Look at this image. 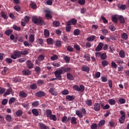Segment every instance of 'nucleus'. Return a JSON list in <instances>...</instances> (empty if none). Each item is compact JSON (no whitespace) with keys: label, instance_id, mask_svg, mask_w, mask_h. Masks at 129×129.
Wrapping results in <instances>:
<instances>
[{"label":"nucleus","instance_id":"obj_27","mask_svg":"<svg viewBox=\"0 0 129 129\" xmlns=\"http://www.w3.org/2000/svg\"><path fill=\"white\" fill-rule=\"evenodd\" d=\"M119 55L121 58H124V57H125V53H124V51L123 50H121L120 51Z\"/></svg>","mask_w":129,"mask_h":129},{"label":"nucleus","instance_id":"obj_11","mask_svg":"<svg viewBox=\"0 0 129 129\" xmlns=\"http://www.w3.org/2000/svg\"><path fill=\"white\" fill-rule=\"evenodd\" d=\"M13 91V89L12 88H9L7 90V92L4 94V97H7L8 95H10L11 94V92Z\"/></svg>","mask_w":129,"mask_h":129},{"label":"nucleus","instance_id":"obj_20","mask_svg":"<svg viewBox=\"0 0 129 129\" xmlns=\"http://www.w3.org/2000/svg\"><path fill=\"white\" fill-rule=\"evenodd\" d=\"M44 37H46V38L49 37L50 36V32H49V30L48 29H45L44 30Z\"/></svg>","mask_w":129,"mask_h":129},{"label":"nucleus","instance_id":"obj_64","mask_svg":"<svg viewBox=\"0 0 129 129\" xmlns=\"http://www.w3.org/2000/svg\"><path fill=\"white\" fill-rule=\"evenodd\" d=\"M8 103V99H4L2 101V104L3 105H6V104Z\"/></svg>","mask_w":129,"mask_h":129},{"label":"nucleus","instance_id":"obj_46","mask_svg":"<svg viewBox=\"0 0 129 129\" xmlns=\"http://www.w3.org/2000/svg\"><path fill=\"white\" fill-rule=\"evenodd\" d=\"M111 67L112 68H114L115 69H116V68H117V64H116L115 62L112 61L111 63Z\"/></svg>","mask_w":129,"mask_h":129},{"label":"nucleus","instance_id":"obj_52","mask_svg":"<svg viewBox=\"0 0 129 129\" xmlns=\"http://www.w3.org/2000/svg\"><path fill=\"white\" fill-rule=\"evenodd\" d=\"M37 42L40 45H43L44 44V40L43 39L40 38L37 39Z\"/></svg>","mask_w":129,"mask_h":129},{"label":"nucleus","instance_id":"obj_43","mask_svg":"<svg viewBox=\"0 0 129 129\" xmlns=\"http://www.w3.org/2000/svg\"><path fill=\"white\" fill-rule=\"evenodd\" d=\"M118 8L120 9V10H124L126 9V6L124 5H118Z\"/></svg>","mask_w":129,"mask_h":129},{"label":"nucleus","instance_id":"obj_18","mask_svg":"<svg viewBox=\"0 0 129 129\" xmlns=\"http://www.w3.org/2000/svg\"><path fill=\"white\" fill-rule=\"evenodd\" d=\"M35 71L36 72V74H38V75H39V74H40V73H41V68L40 67H36L34 68Z\"/></svg>","mask_w":129,"mask_h":129},{"label":"nucleus","instance_id":"obj_28","mask_svg":"<svg viewBox=\"0 0 129 129\" xmlns=\"http://www.w3.org/2000/svg\"><path fill=\"white\" fill-rule=\"evenodd\" d=\"M5 34L7 36H11L13 34V30L11 29L7 30L5 32Z\"/></svg>","mask_w":129,"mask_h":129},{"label":"nucleus","instance_id":"obj_24","mask_svg":"<svg viewBox=\"0 0 129 129\" xmlns=\"http://www.w3.org/2000/svg\"><path fill=\"white\" fill-rule=\"evenodd\" d=\"M66 99L69 101H73V100H74V96L68 95L66 96Z\"/></svg>","mask_w":129,"mask_h":129},{"label":"nucleus","instance_id":"obj_42","mask_svg":"<svg viewBox=\"0 0 129 129\" xmlns=\"http://www.w3.org/2000/svg\"><path fill=\"white\" fill-rule=\"evenodd\" d=\"M16 101V98L15 97H11L9 101V104H12V103H14Z\"/></svg>","mask_w":129,"mask_h":129},{"label":"nucleus","instance_id":"obj_61","mask_svg":"<svg viewBox=\"0 0 129 129\" xmlns=\"http://www.w3.org/2000/svg\"><path fill=\"white\" fill-rule=\"evenodd\" d=\"M73 88L74 90H76V91H80V88L77 85H74Z\"/></svg>","mask_w":129,"mask_h":129},{"label":"nucleus","instance_id":"obj_62","mask_svg":"<svg viewBox=\"0 0 129 129\" xmlns=\"http://www.w3.org/2000/svg\"><path fill=\"white\" fill-rule=\"evenodd\" d=\"M14 82H21V79L18 77H15L13 78Z\"/></svg>","mask_w":129,"mask_h":129},{"label":"nucleus","instance_id":"obj_5","mask_svg":"<svg viewBox=\"0 0 129 129\" xmlns=\"http://www.w3.org/2000/svg\"><path fill=\"white\" fill-rule=\"evenodd\" d=\"M48 91L51 95H53L54 96H57L58 95V93L57 92V91H56V90H55V89H54V88H50Z\"/></svg>","mask_w":129,"mask_h":129},{"label":"nucleus","instance_id":"obj_21","mask_svg":"<svg viewBox=\"0 0 129 129\" xmlns=\"http://www.w3.org/2000/svg\"><path fill=\"white\" fill-rule=\"evenodd\" d=\"M1 15L2 17V18H3V19H4V20H7V19H8V18H9L8 17V15H7V14H6V13H5L4 11L1 12Z\"/></svg>","mask_w":129,"mask_h":129},{"label":"nucleus","instance_id":"obj_26","mask_svg":"<svg viewBox=\"0 0 129 129\" xmlns=\"http://www.w3.org/2000/svg\"><path fill=\"white\" fill-rule=\"evenodd\" d=\"M96 36L94 35L91 36L87 38V41L88 42H92V41L94 40V39H95Z\"/></svg>","mask_w":129,"mask_h":129},{"label":"nucleus","instance_id":"obj_4","mask_svg":"<svg viewBox=\"0 0 129 129\" xmlns=\"http://www.w3.org/2000/svg\"><path fill=\"white\" fill-rule=\"evenodd\" d=\"M26 64L28 69H33L34 68V63L30 60H27Z\"/></svg>","mask_w":129,"mask_h":129},{"label":"nucleus","instance_id":"obj_57","mask_svg":"<svg viewBox=\"0 0 129 129\" xmlns=\"http://www.w3.org/2000/svg\"><path fill=\"white\" fill-rule=\"evenodd\" d=\"M71 22H72V25H74V26H75V25H76V24H77V20H76L75 18L72 19L71 20Z\"/></svg>","mask_w":129,"mask_h":129},{"label":"nucleus","instance_id":"obj_38","mask_svg":"<svg viewBox=\"0 0 129 129\" xmlns=\"http://www.w3.org/2000/svg\"><path fill=\"white\" fill-rule=\"evenodd\" d=\"M101 64L103 67H105V66L108 65V62L107 61L105 60V59H104L101 61Z\"/></svg>","mask_w":129,"mask_h":129},{"label":"nucleus","instance_id":"obj_7","mask_svg":"<svg viewBox=\"0 0 129 129\" xmlns=\"http://www.w3.org/2000/svg\"><path fill=\"white\" fill-rule=\"evenodd\" d=\"M46 95L45 92L39 91L36 93V96L37 97H43Z\"/></svg>","mask_w":129,"mask_h":129},{"label":"nucleus","instance_id":"obj_48","mask_svg":"<svg viewBox=\"0 0 129 129\" xmlns=\"http://www.w3.org/2000/svg\"><path fill=\"white\" fill-rule=\"evenodd\" d=\"M40 104V103L38 101H34L32 103V106H34V107H36L38 106Z\"/></svg>","mask_w":129,"mask_h":129},{"label":"nucleus","instance_id":"obj_25","mask_svg":"<svg viewBox=\"0 0 129 129\" xmlns=\"http://www.w3.org/2000/svg\"><path fill=\"white\" fill-rule=\"evenodd\" d=\"M46 113L47 117H49L52 115V110H51V109H47L46 111Z\"/></svg>","mask_w":129,"mask_h":129},{"label":"nucleus","instance_id":"obj_58","mask_svg":"<svg viewBox=\"0 0 129 129\" xmlns=\"http://www.w3.org/2000/svg\"><path fill=\"white\" fill-rule=\"evenodd\" d=\"M78 3L79 5H81V6H83L85 5V0H79Z\"/></svg>","mask_w":129,"mask_h":129},{"label":"nucleus","instance_id":"obj_37","mask_svg":"<svg viewBox=\"0 0 129 129\" xmlns=\"http://www.w3.org/2000/svg\"><path fill=\"white\" fill-rule=\"evenodd\" d=\"M80 30L79 29H75L74 31V35L75 36H78L79 35H80Z\"/></svg>","mask_w":129,"mask_h":129},{"label":"nucleus","instance_id":"obj_34","mask_svg":"<svg viewBox=\"0 0 129 129\" xmlns=\"http://www.w3.org/2000/svg\"><path fill=\"white\" fill-rule=\"evenodd\" d=\"M104 124H105V120H102L99 122L98 126L100 127L102 126V125H104Z\"/></svg>","mask_w":129,"mask_h":129},{"label":"nucleus","instance_id":"obj_32","mask_svg":"<svg viewBox=\"0 0 129 129\" xmlns=\"http://www.w3.org/2000/svg\"><path fill=\"white\" fill-rule=\"evenodd\" d=\"M101 60H106V58H107V55H106V53H103L101 55Z\"/></svg>","mask_w":129,"mask_h":129},{"label":"nucleus","instance_id":"obj_22","mask_svg":"<svg viewBox=\"0 0 129 129\" xmlns=\"http://www.w3.org/2000/svg\"><path fill=\"white\" fill-rule=\"evenodd\" d=\"M125 121V117H124V116H121V117L119 119V122H120V123L121 124H122V123H124Z\"/></svg>","mask_w":129,"mask_h":129},{"label":"nucleus","instance_id":"obj_15","mask_svg":"<svg viewBox=\"0 0 129 129\" xmlns=\"http://www.w3.org/2000/svg\"><path fill=\"white\" fill-rule=\"evenodd\" d=\"M34 41H35V35L30 34L29 35V42L30 43H34Z\"/></svg>","mask_w":129,"mask_h":129},{"label":"nucleus","instance_id":"obj_16","mask_svg":"<svg viewBox=\"0 0 129 129\" xmlns=\"http://www.w3.org/2000/svg\"><path fill=\"white\" fill-rule=\"evenodd\" d=\"M9 71V68H7L6 67H4V70L2 71V75H7V73Z\"/></svg>","mask_w":129,"mask_h":129},{"label":"nucleus","instance_id":"obj_55","mask_svg":"<svg viewBox=\"0 0 129 129\" xmlns=\"http://www.w3.org/2000/svg\"><path fill=\"white\" fill-rule=\"evenodd\" d=\"M21 54L22 55H28L29 54V50L25 49L23 51H21Z\"/></svg>","mask_w":129,"mask_h":129},{"label":"nucleus","instance_id":"obj_41","mask_svg":"<svg viewBox=\"0 0 129 129\" xmlns=\"http://www.w3.org/2000/svg\"><path fill=\"white\" fill-rule=\"evenodd\" d=\"M61 70L64 71V72H70L71 71V68H64V67H61Z\"/></svg>","mask_w":129,"mask_h":129},{"label":"nucleus","instance_id":"obj_14","mask_svg":"<svg viewBox=\"0 0 129 129\" xmlns=\"http://www.w3.org/2000/svg\"><path fill=\"white\" fill-rule=\"evenodd\" d=\"M118 20L121 24H124L125 23V21L124 20V18L122 16H119L118 17Z\"/></svg>","mask_w":129,"mask_h":129},{"label":"nucleus","instance_id":"obj_45","mask_svg":"<svg viewBox=\"0 0 129 129\" xmlns=\"http://www.w3.org/2000/svg\"><path fill=\"white\" fill-rule=\"evenodd\" d=\"M112 21L114 23L117 24V22H118V19H117V17H116V16H113L112 17Z\"/></svg>","mask_w":129,"mask_h":129},{"label":"nucleus","instance_id":"obj_6","mask_svg":"<svg viewBox=\"0 0 129 129\" xmlns=\"http://www.w3.org/2000/svg\"><path fill=\"white\" fill-rule=\"evenodd\" d=\"M100 104L99 103H95L94 105V110L95 111H100Z\"/></svg>","mask_w":129,"mask_h":129},{"label":"nucleus","instance_id":"obj_63","mask_svg":"<svg viewBox=\"0 0 129 129\" xmlns=\"http://www.w3.org/2000/svg\"><path fill=\"white\" fill-rule=\"evenodd\" d=\"M98 126V125L96 123H94L91 125V128L92 129H96L97 128V127Z\"/></svg>","mask_w":129,"mask_h":129},{"label":"nucleus","instance_id":"obj_10","mask_svg":"<svg viewBox=\"0 0 129 129\" xmlns=\"http://www.w3.org/2000/svg\"><path fill=\"white\" fill-rule=\"evenodd\" d=\"M76 114L78 116L79 118H82L83 117V113L80 110L76 111Z\"/></svg>","mask_w":129,"mask_h":129},{"label":"nucleus","instance_id":"obj_40","mask_svg":"<svg viewBox=\"0 0 129 129\" xmlns=\"http://www.w3.org/2000/svg\"><path fill=\"white\" fill-rule=\"evenodd\" d=\"M54 74H58V75H61V74H63V70H62V68H61L60 70L56 71L54 72Z\"/></svg>","mask_w":129,"mask_h":129},{"label":"nucleus","instance_id":"obj_47","mask_svg":"<svg viewBox=\"0 0 129 129\" xmlns=\"http://www.w3.org/2000/svg\"><path fill=\"white\" fill-rule=\"evenodd\" d=\"M86 104H87L88 106H91V105H92V101H91L90 99L87 100L86 102Z\"/></svg>","mask_w":129,"mask_h":129},{"label":"nucleus","instance_id":"obj_31","mask_svg":"<svg viewBox=\"0 0 129 129\" xmlns=\"http://www.w3.org/2000/svg\"><path fill=\"white\" fill-rule=\"evenodd\" d=\"M50 119L51 120H54V121H56L57 120V117H56V115L52 114L51 116H49Z\"/></svg>","mask_w":129,"mask_h":129},{"label":"nucleus","instance_id":"obj_51","mask_svg":"<svg viewBox=\"0 0 129 129\" xmlns=\"http://www.w3.org/2000/svg\"><path fill=\"white\" fill-rule=\"evenodd\" d=\"M67 49L69 51V52H73L74 51V48H73L71 45H69L67 47Z\"/></svg>","mask_w":129,"mask_h":129},{"label":"nucleus","instance_id":"obj_29","mask_svg":"<svg viewBox=\"0 0 129 129\" xmlns=\"http://www.w3.org/2000/svg\"><path fill=\"white\" fill-rule=\"evenodd\" d=\"M77 119L75 117H72L71 118V122L72 124H77V122L76 121Z\"/></svg>","mask_w":129,"mask_h":129},{"label":"nucleus","instance_id":"obj_54","mask_svg":"<svg viewBox=\"0 0 129 129\" xmlns=\"http://www.w3.org/2000/svg\"><path fill=\"white\" fill-rule=\"evenodd\" d=\"M14 10L17 12H20L21 11V7L19 6V5H16L14 7Z\"/></svg>","mask_w":129,"mask_h":129},{"label":"nucleus","instance_id":"obj_39","mask_svg":"<svg viewBox=\"0 0 129 129\" xmlns=\"http://www.w3.org/2000/svg\"><path fill=\"white\" fill-rule=\"evenodd\" d=\"M108 102L110 105H114L115 104V100L113 99L108 100Z\"/></svg>","mask_w":129,"mask_h":129},{"label":"nucleus","instance_id":"obj_50","mask_svg":"<svg viewBox=\"0 0 129 129\" xmlns=\"http://www.w3.org/2000/svg\"><path fill=\"white\" fill-rule=\"evenodd\" d=\"M55 78L57 80H61L62 79V76L61 75L57 74H54Z\"/></svg>","mask_w":129,"mask_h":129},{"label":"nucleus","instance_id":"obj_60","mask_svg":"<svg viewBox=\"0 0 129 129\" xmlns=\"http://www.w3.org/2000/svg\"><path fill=\"white\" fill-rule=\"evenodd\" d=\"M74 48H75V49H76V50L77 51H80V50H81L80 46H79L78 45V44H75L74 45Z\"/></svg>","mask_w":129,"mask_h":129},{"label":"nucleus","instance_id":"obj_19","mask_svg":"<svg viewBox=\"0 0 129 129\" xmlns=\"http://www.w3.org/2000/svg\"><path fill=\"white\" fill-rule=\"evenodd\" d=\"M32 112L34 115H35V116H38V115H39V111H38V109H33L32 110Z\"/></svg>","mask_w":129,"mask_h":129},{"label":"nucleus","instance_id":"obj_53","mask_svg":"<svg viewBox=\"0 0 129 129\" xmlns=\"http://www.w3.org/2000/svg\"><path fill=\"white\" fill-rule=\"evenodd\" d=\"M13 29L15 31H21V27L17 26L16 25H14L13 26Z\"/></svg>","mask_w":129,"mask_h":129},{"label":"nucleus","instance_id":"obj_2","mask_svg":"<svg viewBox=\"0 0 129 129\" xmlns=\"http://www.w3.org/2000/svg\"><path fill=\"white\" fill-rule=\"evenodd\" d=\"M22 57V52L20 51H16L14 52V54L11 55V58L12 59H17V58H21Z\"/></svg>","mask_w":129,"mask_h":129},{"label":"nucleus","instance_id":"obj_59","mask_svg":"<svg viewBox=\"0 0 129 129\" xmlns=\"http://www.w3.org/2000/svg\"><path fill=\"white\" fill-rule=\"evenodd\" d=\"M30 7L32 9H33V10H35V9L37 8V5H36L35 3H32L30 4Z\"/></svg>","mask_w":129,"mask_h":129},{"label":"nucleus","instance_id":"obj_36","mask_svg":"<svg viewBox=\"0 0 129 129\" xmlns=\"http://www.w3.org/2000/svg\"><path fill=\"white\" fill-rule=\"evenodd\" d=\"M121 38L123 40H127V39H128L127 34L125 33H123L121 34Z\"/></svg>","mask_w":129,"mask_h":129},{"label":"nucleus","instance_id":"obj_23","mask_svg":"<svg viewBox=\"0 0 129 129\" xmlns=\"http://www.w3.org/2000/svg\"><path fill=\"white\" fill-rule=\"evenodd\" d=\"M46 41L48 45H52L54 43V40L51 38H47Z\"/></svg>","mask_w":129,"mask_h":129},{"label":"nucleus","instance_id":"obj_56","mask_svg":"<svg viewBox=\"0 0 129 129\" xmlns=\"http://www.w3.org/2000/svg\"><path fill=\"white\" fill-rule=\"evenodd\" d=\"M61 121L63 123H67V116H64L62 117V118H61Z\"/></svg>","mask_w":129,"mask_h":129},{"label":"nucleus","instance_id":"obj_3","mask_svg":"<svg viewBox=\"0 0 129 129\" xmlns=\"http://www.w3.org/2000/svg\"><path fill=\"white\" fill-rule=\"evenodd\" d=\"M44 13H45V17L46 19L48 20L52 19L53 17L52 16V11L51 10H45Z\"/></svg>","mask_w":129,"mask_h":129},{"label":"nucleus","instance_id":"obj_30","mask_svg":"<svg viewBox=\"0 0 129 129\" xmlns=\"http://www.w3.org/2000/svg\"><path fill=\"white\" fill-rule=\"evenodd\" d=\"M37 59L39 60L40 62L43 61L44 59H45V55L44 54H40L39 55V56L37 57Z\"/></svg>","mask_w":129,"mask_h":129},{"label":"nucleus","instance_id":"obj_17","mask_svg":"<svg viewBox=\"0 0 129 129\" xmlns=\"http://www.w3.org/2000/svg\"><path fill=\"white\" fill-rule=\"evenodd\" d=\"M19 96L22 98H25L27 96V94L25 92L21 91L19 93Z\"/></svg>","mask_w":129,"mask_h":129},{"label":"nucleus","instance_id":"obj_1","mask_svg":"<svg viewBox=\"0 0 129 129\" xmlns=\"http://www.w3.org/2000/svg\"><path fill=\"white\" fill-rule=\"evenodd\" d=\"M32 22L36 24V25H44V21L42 20V18H39L37 16H33L32 18Z\"/></svg>","mask_w":129,"mask_h":129},{"label":"nucleus","instance_id":"obj_12","mask_svg":"<svg viewBox=\"0 0 129 129\" xmlns=\"http://www.w3.org/2000/svg\"><path fill=\"white\" fill-rule=\"evenodd\" d=\"M67 77L69 80L73 81L74 80V76L72 75L70 73H69L67 75Z\"/></svg>","mask_w":129,"mask_h":129},{"label":"nucleus","instance_id":"obj_44","mask_svg":"<svg viewBox=\"0 0 129 129\" xmlns=\"http://www.w3.org/2000/svg\"><path fill=\"white\" fill-rule=\"evenodd\" d=\"M62 45V42L60 40H57L55 42V46L56 47H61Z\"/></svg>","mask_w":129,"mask_h":129},{"label":"nucleus","instance_id":"obj_9","mask_svg":"<svg viewBox=\"0 0 129 129\" xmlns=\"http://www.w3.org/2000/svg\"><path fill=\"white\" fill-rule=\"evenodd\" d=\"M103 47V43L100 42L97 47L95 48V51L97 52H99V51H101L102 50V47Z\"/></svg>","mask_w":129,"mask_h":129},{"label":"nucleus","instance_id":"obj_35","mask_svg":"<svg viewBox=\"0 0 129 129\" xmlns=\"http://www.w3.org/2000/svg\"><path fill=\"white\" fill-rule=\"evenodd\" d=\"M53 25V27H59V26H60V22L58 21H54L53 23H52Z\"/></svg>","mask_w":129,"mask_h":129},{"label":"nucleus","instance_id":"obj_33","mask_svg":"<svg viewBox=\"0 0 129 129\" xmlns=\"http://www.w3.org/2000/svg\"><path fill=\"white\" fill-rule=\"evenodd\" d=\"M84 58H86L87 61L88 62H90V54L88 53H86L84 55Z\"/></svg>","mask_w":129,"mask_h":129},{"label":"nucleus","instance_id":"obj_8","mask_svg":"<svg viewBox=\"0 0 129 129\" xmlns=\"http://www.w3.org/2000/svg\"><path fill=\"white\" fill-rule=\"evenodd\" d=\"M22 74L25 76H29V75H31V74H32V72H31L29 69H26L22 71Z\"/></svg>","mask_w":129,"mask_h":129},{"label":"nucleus","instance_id":"obj_49","mask_svg":"<svg viewBox=\"0 0 129 129\" xmlns=\"http://www.w3.org/2000/svg\"><path fill=\"white\" fill-rule=\"evenodd\" d=\"M16 114L17 116H21L23 114V111L21 110H18L16 112Z\"/></svg>","mask_w":129,"mask_h":129},{"label":"nucleus","instance_id":"obj_13","mask_svg":"<svg viewBox=\"0 0 129 129\" xmlns=\"http://www.w3.org/2000/svg\"><path fill=\"white\" fill-rule=\"evenodd\" d=\"M82 71H84V72H89V68L86 66H83L82 67Z\"/></svg>","mask_w":129,"mask_h":129}]
</instances>
